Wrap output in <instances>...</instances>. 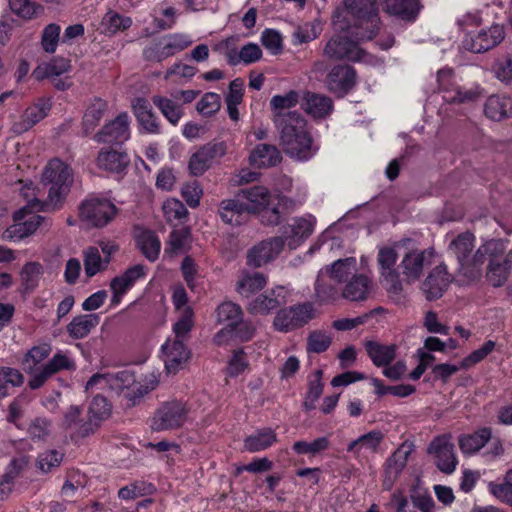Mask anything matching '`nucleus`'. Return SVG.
<instances>
[{
    "label": "nucleus",
    "instance_id": "nucleus-1",
    "mask_svg": "<svg viewBox=\"0 0 512 512\" xmlns=\"http://www.w3.org/2000/svg\"><path fill=\"white\" fill-rule=\"evenodd\" d=\"M345 7L333 16L334 34L323 48L331 60H347L374 65L376 59L359 47V42L375 35L379 17L375 0H345Z\"/></svg>",
    "mask_w": 512,
    "mask_h": 512
},
{
    "label": "nucleus",
    "instance_id": "nucleus-2",
    "mask_svg": "<svg viewBox=\"0 0 512 512\" xmlns=\"http://www.w3.org/2000/svg\"><path fill=\"white\" fill-rule=\"evenodd\" d=\"M159 383V374L149 372L136 377L134 373L123 370L117 373H97L86 384L87 391L109 390L124 397L128 405H135L144 395L154 390Z\"/></svg>",
    "mask_w": 512,
    "mask_h": 512
},
{
    "label": "nucleus",
    "instance_id": "nucleus-3",
    "mask_svg": "<svg viewBox=\"0 0 512 512\" xmlns=\"http://www.w3.org/2000/svg\"><path fill=\"white\" fill-rule=\"evenodd\" d=\"M72 181L73 174L68 164L58 158L50 160L42 173V183L49 187L48 196L45 201H36L35 205L38 209H59Z\"/></svg>",
    "mask_w": 512,
    "mask_h": 512
},
{
    "label": "nucleus",
    "instance_id": "nucleus-4",
    "mask_svg": "<svg viewBox=\"0 0 512 512\" xmlns=\"http://www.w3.org/2000/svg\"><path fill=\"white\" fill-rule=\"evenodd\" d=\"M280 133V141L284 152L297 161H308L318 151L304 118L276 127Z\"/></svg>",
    "mask_w": 512,
    "mask_h": 512
},
{
    "label": "nucleus",
    "instance_id": "nucleus-5",
    "mask_svg": "<svg viewBox=\"0 0 512 512\" xmlns=\"http://www.w3.org/2000/svg\"><path fill=\"white\" fill-rule=\"evenodd\" d=\"M118 208L109 199L89 196L78 208L80 221L87 227L102 228L107 226L117 215Z\"/></svg>",
    "mask_w": 512,
    "mask_h": 512
},
{
    "label": "nucleus",
    "instance_id": "nucleus-6",
    "mask_svg": "<svg viewBox=\"0 0 512 512\" xmlns=\"http://www.w3.org/2000/svg\"><path fill=\"white\" fill-rule=\"evenodd\" d=\"M239 196L244 201L248 213L262 212L263 222L269 225L279 223L280 213L278 208L274 206V199L278 196H273L266 187L254 186L243 189L239 192Z\"/></svg>",
    "mask_w": 512,
    "mask_h": 512
},
{
    "label": "nucleus",
    "instance_id": "nucleus-7",
    "mask_svg": "<svg viewBox=\"0 0 512 512\" xmlns=\"http://www.w3.org/2000/svg\"><path fill=\"white\" fill-rule=\"evenodd\" d=\"M505 246L501 241L491 240L479 247L477 257L488 255L489 264L486 272V278L494 287L502 286L509 275V269L512 267L508 258H503Z\"/></svg>",
    "mask_w": 512,
    "mask_h": 512
},
{
    "label": "nucleus",
    "instance_id": "nucleus-8",
    "mask_svg": "<svg viewBox=\"0 0 512 512\" xmlns=\"http://www.w3.org/2000/svg\"><path fill=\"white\" fill-rule=\"evenodd\" d=\"M189 413L190 409L184 402H165L155 410L150 419V428L155 432L179 429L187 422Z\"/></svg>",
    "mask_w": 512,
    "mask_h": 512
},
{
    "label": "nucleus",
    "instance_id": "nucleus-9",
    "mask_svg": "<svg viewBox=\"0 0 512 512\" xmlns=\"http://www.w3.org/2000/svg\"><path fill=\"white\" fill-rule=\"evenodd\" d=\"M38 210L30 207H22L13 213L14 224L7 227L1 238L5 241H20L34 234L44 222V217L38 214Z\"/></svg>",
    "mask_w": 512,
    "mask_h": 512
},
{
    "label": "nucleus",
    "instance_id": "nucleus-10",
    "mask_svg": "<svg viewBox=\"0 0 512 512\" xmlns=\"http://www.w3.org/2000/svg\"><path fill=\"white\" fill-rule=\"evenodd\" d=\"M317 316V310L310 302L281 309L277 312L273 327L280 332H288L302 327Z\"/></svg>",
    "mask_w": 512,
    "mask_h": 512
},
{
    "label": "nucleus",
    "instance_id": "nucleus-11",
    "mask_svg": "<svg viewBox=\"0 0 512 512\" xmlns=\"http://www.w3.org/2000/svg\"><path fill=\"white\" fill-rule=\"evenodd\" d=\"M440 90L443 92V99L447 103H468L476 100L481 90L478 86L461 88L457 85L453 71L442 69L437 74Z\"/></svg>",
    "mask_w": 512,
    "mask_h": 512
},
{
    "label": "nucleus",
    "instance_id": "nucleus-12",
    "mask_svg": "<svg viewBox=\"0 0 512 512\" xmlns=\"http://www.w3.org/2000/svg\"><path fill=\"white\" fill-rule=\"evenodd\" d=\"M227 153L225 142H211L201 146L191 156L188 162L189 172L193 176H201L212 165Z\"/></svg>",
    "mask_w": 512,
    "mask_h": 512
},
{
    "label": "nucleus",
    "instance_id": "nucleus-13",
    "mask_svg": "<svg viewBox=\"0 0 512 512\" xmlns=\"http://www.w3.org/2000/svg\"><path fill=\"white\" fill-rule=\"evenodd\" d=\"M192 44V39L185 33L167 35L158 44L144 51L146 59L161 62L164 59L184 50Z\"/></svg>",
    "mask_w": 512,
    "mask_h": 512
},
{
    "label": "nucleus",
    "instance_id": "nucleus-14",
    "mask_svg": "<svg viewBox=\"0 0 512 512\" xmlns=\"http://www.w3.org/2000/svg\"><path fill=\"white\" fill-rule=\"evenodd\" d=\"M146 275L147 267L142 264H136L126 269L122 274L114 277L110 282V289L112 291L111 305H119L123 296L131 290L138 281L144 279Z\"/></svg>",
    "mask_w": 512,
    "mask_h": 512
},
{
    "label": "nucleus",
    "instance_id": "nucleus-15",
    "mask_svg": "<svg viewBox=\"0 0 512 512\" xmlns=\"http://www.w3.org/2000/svg\"><path fill=\"white\" fill-rule=\"evenodd\" d=\"M111 405L102 396H95L88 409V419L76 428L75 434L85 438L96 432L101 423L109 418Z\"/></svg>",
    "mask_w": 512,
    "mask_h": 512
},
{
    "label": "nucleus",
    "instance_id": "nucleus-16",
    "mask_svg": "<svg viewBox=\"0 0 512 512\" xmlns=\"http://www.w3.org/2000/svg\"><path fill=\"white\" fill-rule=\"evenodd\" d=\"M428 452L435 458L436 466L444 473H452L457 466L454 445L449 435H441L433 439Z\"/></svg>",
    "mask_w": 512,
    "mask_h": 512
},
{
    "label": "nucleus",
    "instance_id": "nucleus-17",
    "mask_svg": "<svg viewBox=\"0 0 512 512\" xmlns=\"http://www.w3.org/2000/svg\"><path fill=\"white\" fill-rule=\"evenodd\" d=\"M299 102V94L296 91H289L283 95H274L270 100L272 120L275 126L294 121L296 118H303L300 114L290 111Z\"/></svg>",
    "mask_w": 512,
    "mask_h": 512
},
{
    "label": "nucleus",
    "instance_id": "nucleus-18",
    "mask_svg": "<svg viewBox=\"0 0 512 512\" xmlns=\"http://www.w3.org/2000/svg\"><path fill=\"white\" fill-rule=\"evenodd\" d=\"M505 37L500 25H492L488 30H481L476 35L471 32L465 36L463 47L474 53H482L498 45Z\"/></svg>",
    "mask_w": 512,
    "mask_h": 512
},
{
    "label": "nucleus",
    "instance_id": "nucleus-19",
    "mask_svg": "<svg viewBox=\"0 0 512 512\" xmlns=\"http://www.w3.org/2000/svg\"><path fill=\"white\" fill-rule=\"evenodd\" d=\"M286 302L285 288L277 286L253 298L247 305V311L254 315H268Z\"/></svg>",
    "mask_w": 512,
    "mask_h": 512
},
{
    "label": "nucleus",
    "instance_id": "nucleus-20",
    "mask_svg": "<svg viewBox=\"0 0 512 512\" xmlns=\"http://www.w3.org/2000/svg\"><path fill=\"white\" fill-rule=\"evenodd\" d=\"M185 341L168 338L161 346L165 369L170 374L181 370L190 358V351Z\"/></svg>",
    "mask_w": 512,
    "mask_h": 512
},
{
    "label": "nucleus",
    "instance_id": "nucleus-21",
    "mask_svg": "<svg viewBox=\"0 0 512 512\" xmlns=\"http://www.w3.org/2000/svg\"><path fill=\"white\" fill-rule=\"evenodd\" d=\"M283 237H273L252 247L247 254L250 266L261 267L278 257L284 247Z\"/></svg>",
    "mask_w": 512,
    "mask_h": 512
},
{
    "label": "nucleus",
    "instance_id": "nucleus-22",
    "mask_svg": "<svg viewBox=\"0 0 512 512\" xmlns=\"http://www.w3.org/2000/svg\"><path fill=\"white\" fill-rule=\"evenodd\" d=\"M129 124L128 114L121 113L114 120L106 123L95 135V139L103 143H124L130 138Z\"/></svg>",
    "mask_w": 512,
    "mask_h": 512
},
{
    "label": "nucleus",
    "instance_id": "nucleus-23",
    "mask_svg": "<svg viewBox=\"0 0 512 512\" xmlns=\"http://www.w3.org/2000/svg\"><path fill=\"white\" fill-rule=\"evenodd\" d=\"M316 218L311 214L296 217L285 227L283 234L291 249H296L314 231Z\"/></svg>",
    "mask_w": 512,
    "mask_h": 512
},
{
    "label": "nucleus",
    "instance_id": "nucleus-24",
    "mask_svg": "<svg viewBox=\"0 0 512 512\" xmlns=\"http://www.w3.org/2000/svg\"><path fill=\"white\" fill-rule=\"evenodd\" d=\"M432 256L433 251L429 250H414L407 253L400 263L405 280L410 283L419 279Z\"/></svg>",
    "mask_w": 512,
    "mask_h": 512
},
{
    "label": "nucleus",
    "instance_id": "nucleus-25",
    "mask_svg": "<svg viewBox=\"0 0 512 512\" xmlns=\"http://www.w3.org/2000/svg\"><path fill=\"white\" fill-rule=\"evenodd\" d=\"M452 281L445 265L436 266L425 279L422 290L428 300L440 298Z\"/></svg>",
    "mask_w": 512,
    "mask_h": 512
},
{
    "label": "nucleus",
    "instance_id": "nucleus-26",
    "mask_svg": "<svg viewBox=\"0 0 512 512\" xmlns=\"http://www.w3.org/2000/svg\"><path fill=\"white\" fill-rule=\"evenodd\" d=\"M414 451V444L410 441H404L399 448L389 458L387 464V477L383 481V487L389 490L392 487L393 480L405 468L408 458Z\"/></svg>",
    "mask_w": 512,
    "mask_h": 512
},
{
    "label": "nucleus",
    "instance_id": "nucleus-27",
    "mask_svg": "<svg viewBox=\"0 0 512 512\" xmlns=\"http://www.w3.org/2000/svg\"><path fill=\"white\" fill-rule=\"evenodd\" d=\"M355 71L347 65H337L327 75L328 89L333 93L343 94L355 84Z\"/></svg>",
    "mask_w": 512,
    "mask_h": 512
},
{
    "label": "nucleus",
    "instance_id": "nucleus-28",
    "mask_svg": "<svg viewBox=\"0 0 512 512\" xmlns=\"http://www.w3.org/2000/svg\"><path fill=\"white\" fill-rule=\"evenodd\" d=\"M51 108L49 99H40L34 105L28 107L21 116V119L13 124L16 133H23L33 125L44 119Z\"/></svg>",
    "mask_w": 512,
    "mask_h": 512
},
{
    "label": "nucleus",
    "instance_id": "nucleus-29",
    "mask_svg": "<svg viewBox=\"0 0 512 512\" xmlns=\"http://www.w3.org/2000/svg\"><path fill=\"white\" fill-rule=\"evenodd\" d=\"M132 109L139 125L146 133H159L160 126L158 119L152 111L150 102L146 98H135L132 102Z\"/></svg>",
    "mask_w": 512,
    "mask_h": 512
},
{
    "label": "nucleus",
    "instance_id": "nucleus-30",
    "mask_svg": "<svg viewBox=\"0 0 512 512\" xmlns=\"http://www.w3.org/2000/svg\"><path fill=\"white\" fill-rule=\"evenodd\" d=\"M268 283L267 277L260 272L242 271L235 284L237 293L244 298H249L261 291Z\"/></svg>",
    "mask_w": 512,
    "mask_h": 512
},
{
    "label": "nucleus",
    "instance_id": "nucleus-31",
    "mask_svg": "<svg viewBox=\"0 0 512 512\" xmlns=\"http://www.w3.org/2000/svg\"><path fill=\"white\" fill-rule=\"evenodd\" d=\"M218 213L223 222L230 225H240L244 221L245 214H248V210L239 193H237L235 198L221 201Z\"/></svg>",
    "mask_w": 512,
    "mask_h": 512
},
{
    "label": "nucleus",
    "instance_id": "nucleus-32",
    "mask_svg": "<svg viewBox=\"0 0 512 512\" xmlns=\"http://www.w3.org/2000/svg\"><path fill=\"white\" fill-rule=\"evenodd\" d=\"M384 440V434L380 430H372L351 441L347 447L348 452L354 455L376 453Z\"/></svg>",
    "mask_w": 512,
    "mask_h": 512
},
{
    "label": "nucleus",
    "instance_id": "nucleus-33",
    "mask_svg": "<svg viewBox=\"0 0 512 512\" xmlns=\"http://www.w3.org/2000/svg\"><path fill=\"white\" fill-rule=\"evenodd\" d=\"M384 10L406 21H414L420 10L419 0H381Z\"/></svg>",
    "mask_w": 512,
    "mask_h": 512
},
{
    "label": "nucleus",
    "instance_id": "nucleus-34",
    "mask_svg": "<svg viewBox=\"0 0 512 512\" xmlns=\"http://www.w3.org/2000/svg\"><path fill=\"white\" fill-rule=\"evenodd\" d=\"M356 270V259L354 257H348L334 261L331 265L326 266L323 271L330 280L341 284L346 282L350 277L355 276Z\"/></svg>",
    "mask_w": 512,
    "mask_h": 512
},
{
    "label": "nucleus",
    "instance_id": "nucleus-35",
    "mask_svg": "<svg viewBox=\"0 0 512 512\" xmlns=\"http://www.w3.org/2000/svg\"><path fill=\"white\" fill-rule=\"evenodd\" d=\"M302 108L314 118H324L331 113L333 103L327 96L307 92L303 98Z\"/></svg>",
    "mask_w": 512,
    "mask_h": 512
},
{
    "label": "nucleus",
    "instance_id": "nucleus-36",
    "mask_svg": "<svg viewBox=\"0 0 512 512\" xmlns=\"http://www.w3.org/2000/svg\"><path fill=\"white\" fill-rule=\"evenodd\" d=\"M280 161V152L275 146L269 144L257 145L249 155L250 164L259 168L272 167Z\"/></svg>",
    "mask_w": 512,
    "mask_h": 512
},
{
    "label": "nucleus",
    "instance_id": "nucleus-37",
    "mask_svg": "<svg viewBox=\"0 0 512 512\" xmlns=\"http://www.w3.org/2000/svg\"><path fill=\"white\" fill-rule=\"evenodd\" d=\"M336 285L338 284L330 280L321 270L315 285L316 300L321 304L333 303L339 300L342 297V290Z\"/></svg>",
    "mask_w": 512,
    "mask_h": 512
},
{
    "label": "nucleus",
    "instance_id": "nucleus-38",
    "mask_svg": "<svg viewBox=\"0 0 512 512\" xmlns=\"http://www.w3.org/2000/svg\"><path fill=\"white\" fill-rule=\"evenodd\" d=\"M484 113L491 120L501 121L512 113V99L503 95H492L485 102Z\"/></svg>",
    "mask_w": 512,
    "mask_h": 512
},
{
    "label": "nucleus",
    "instance_id": "nucleus-39",
    "mask_svg": "<svg viewBox=\"0 0 512 512\" xmlns=\"http://www.w3.org/2000/svg\"><path fill=\"white\" fill-rule=\"evenodd\" d=\"M371 289V281L364 275L353 276L342 289V298L349 301L366 300Z\"/></svg>",
    "mask_w": 512,
    "mask_h": 512
},
{
    "label": "nucleus",
    "instance_id": "nucleus-40",
    "mask_svg": "<svg viewBox=\"0 0 512 512\" xmlns=\"http://www.w3.org/2000/svg\"><path fill=\"white\" fill-rule=\"evenodd\" d=\"M100 322L98 314H83L74 317L67 325V332L73 339L86 337Z\"/></svg>",
    "mask_w": 512,
    "mask_h": 512
},
{
    "label": "nucleus",
    "instance_id": "nucleus-41",
    "mask_svg": "<svg viewBox=\"0 0 512 512\" xmlns=\"http://www.w3.org/2000/svg\"><path fill=\"white\" fill-rule=\"evenodd\" d=\"M128 164L127 154L117 150H101L97 157V166L109 172H120Z\"/></svg>",
    "mask_w": 512,
    "mask_h": 512
},
{
    "label": "nucleus",
    "instance_id": "nucleus-42",
    "mask_svg": "<svg viewBox=\"0 0 512 512\" xmlns=\"http://www.w3.org/2000/svg\"><path fill=\"white\" fill-rule=\"evenodd\" d=\"M107 109V102L100 98H95L88 105L83 116V129L86 134L92 132L99 125Z\"/></svg>",
    "mask_w": 512,
    "mask_h": 512
},
{
    "label": "nucleus",
    "instance_id": "nucleus-43",
    "mask_svg": "<svg viewBox=\"0 0 512 512\" xmlns=\"http://www.w3.org/2000/svg\"><path fill=\"white\" fill-rule=\"evenodd\" d=\"M491 438V430L482 428L472 434H465L459 438V447L462 453L471 455L478 452Z\"/></svg>",
    "mask_w": 512,
    "mask_h": 512
},
{
    "label": "nucleus",
    "instance_id": "nucleus-44",
    "mask_svg": "<svg viewBox=\"0 0 512 512\" xmlns=\"http://www.w3.org/2000/svg\"><path fill=\"white\" fill-rule=\"evenodd\" d=\"M365 348L374 365L378 367L387 366L396 356L395 345H382L378 342L368 341Z\"/></svg>",
    "mask_w": 512,
    "mask_h": 512
},
{
    "label": "nucleus",
    "instance_id": "nucleus-45",
    "mask_svg": "<svg viewBox=\"0 0 512 512\" xmlns=\"http://www.w3.org/2000/svg\"><path fill=\"white\" fill-rule=\"evenodd\" d=\"M276 441V433L270 428H265L246 437L244 447L249 452H258L271 447Z\"/></svg>",
    "mask_w": 512,
    "mask_h": 512
},
{
    "label": "nucleus",
    "instance_id": "nucleus-46",
    "mask_svg": "<svg viewBox=\"0 0 512 512\" xmlns=\"http://www.w3.org/2000/svg\"><path fill=\"white\" fill-rule=\"evenodd\" d=\"M488 491L497 500L512 507V469L502 480L489 482Z\"/></svg>",
    "mask_w": 512,
    "mask_h": 512
},
{
    "label": "nucleus",
    "instance_id": "nucleus-47",
    "mask_svg": "<svg viewBox=\"0 0 512 512\" xmlns=\"http://www.w3.org/2000/svg\"><path fill=\"white\" fill-rule=\"evenodd\" d=\"M137 245L149 261H155L161 250V242L152 231H142L137 236Z\"/></svg>",
    "mask_w": 512,
    "mask_h": 512
},
{
    "label": "nucleus",
    "instance_id": "nucleus-48",
    "mask_svg": "<svg viewBox=\"0 0 512 512\" xmlns=\"http://www.w3.org/2000/svg\"><path fill=\"white\" fill-rule=\"evenodd\" d=\"M132 25V19L109 10L102 18L101 27L106 35H114L117 32L128 29Z\"/></svg>",
    "mask_w": 512,
    "mask_h": 512
},
{
    "label": "nucleus",
    "instance_id": "nucleus-49",
    "mask_svg": "<svg viewBox=\"0 0 512 512\" xmlns=\"http://www.w3.org/2000/svg\"><path fill=\"white\" fill-rule=\"evenodd\" d=\"M51 352V347L42 344L32 347L24 355L22 366L26 373H34L37 369H41L40 364L45 360Z\"/></svg>",
    "mask_w": 512,
    "mask_h": 512
},
{
    "label": "nucleus",
    "instance_id": "nucleus-50",
    "mask_svg": "<svg viewBox=\"0 0 512 512\" xmlns=\"http://www.w3.org/2000/svg\"><path fill=\"white\" fill-rule=\"evenodd\" d=\"M70 69L69 61L63 58L53 59L49 63L38 65L32 75L36 80L60 76Z\"/></svg>",
    "mask_w": 512,
    "mask_h": 512
},
{
    "label": "nucleus",
    "instance_id": "nucleus-51",
    "mask_svg": "<svg viewBox=\"0 0 512 512\" xmlns=\"http://www.w3.org/2000/svg\"><path fill=\"white\" fill-rule=\"evenodd\" d=\"M484 256L477 257V253L472 260H467L460 264V279L463 284H471L477 282L482 277V265L484 263Z\"/></svg>",
    "mask_w": 512,
    "mask_h": 512
},
{
    "label": "nucleus",
    "instance_id": "nucleus-52",
    "mask_svg": "<svg viewBox=\"0 0 512 512\" xmlns=\"http://www.w3.org/2000/svg\"><path fill=\"white\" fill-rule=\"evenodd\" d=\"M242 308L231 301L223 302L217 308V320L225 323L228 327L234 328L242 320Z\"/></svg>",
    "mask_w": 512,
    "mask_h": 512
},
{
    "label": "nucleus",
    "instance_id": "nucleus-53",
    "mask_svg": "<svg viewBox=\"0 0 512 512\" xmlns=\"http://www.w3.org/2000/svg\"><path fill=\"white\" fill-rule=\"evenodd\" d=\"M474 240L475 238L471 233L465 232L458 235L449 244V250L457 257L459 263L468 260V256L474 248Z\"/></svg>",
    "mask_w": 512,
    "mask_h": 512
},
{
    "label": "nucleus",
    "instance_id": "nucleus-54",
    "mask_svg": "<svg viewBox=\"0 0 512 512\" xmlns=\"http://www.w3.org/2000/svg\"><path fill=\"white\" fill-rule=\"evenodd\" d=\"M84 270L88 277H93L100 271L106 269L109 259H102L98 248L88 247L84 250Z\"/></svg>",
    "mask_w": 512,
    "mask_h": 512
},
{
    "label": "nucleus",
    "instance_id": "nucleus-55",
    "mask_svg": "<svg viewBox=\"0 0 512 512\" xmlns=\"http://www.w3.org/2000/svg\"><path fill=\"white\" fill-rule=\"evenodd\" d=\"M24 377L18 369L0 367V399L9 395L11 388L20 387Z\"/></svg>",
    "mask_w": 512,
    "mask_h": 512
},
{
    "label": "nucleus",
    "instance_id": "nucleus-56",
    "mask_svg": "<svg viewBox=\"0 0 512 512\" xmlns=\"http://www.w3.org/2000/svg\"><path fill=\"white\" fill-rule=\"evenodd\" d=\"M154 105L161 111L163 116L173 125H176L183 115L182 107L169 98L154 96Z\"/></svg>",
    "mask_w": 512,
    "mask_h": 512
},
{
    "label": "nucleus",
    "instance_id": "nucleus-57",
    "mask_svg": "<svg viewBox=\"0 0 512 512\" xmlns=\"http://www.w3.org/2000/svg\"><path fill=\"white\" fill-rule=\"evenodd\" d=\"M194 326V313L191 307H186L173 325V339L186 341Z\"/></svg>",
    "mask_w": 512,
    "mask_h": 512
},
{
    "label": "nucleus",
    "instance_id": "nucleus-58",
    "mask_svg": "<svg viewBox=\"0 0 512 512\" xmlns=\"http://www.w3.org/2000/svg\"><path fill=\"white\" fill-rule=\"evenodd\" d=\"M190 240V232L187 228L174 229L165 248V254H178L183 252Z\"/></svg>",
    "mask_w": 512,
    "mask_h": 512
},
{
    "label": "nucleus",
    "instance_id": "nucleus-59",
    "mask_svg": "<svg viewBox=\"0 0 512 512\" xmlns=\"http://www.w3.org/2000/svg\"><path fill=\"white\" fill-rule=\"evenodd\" d=\"M329 444L327 437H319L311 442L297 441L293 444V450L300 455L314 456L328 449Z\"/></svg>",
    "mask_w": 512,
    "mask_h": 512
},
{
    "label": "nucleus",
    "instance_id": "nucleus-60",
    "mask_svg": "<svg viewBox=\"0 0 512 512\" xmlns=\"http://www.w3.org/2000/svg\"><path fill=\"white\" fill-rule=\"evenodd\" d=\"M331 342V333L323 330H314L307 338V350L309 352L321 353L328 349Z\"/></svg>",
    "mask_w": 512,
    "mask_h": 512
},
{
    "label": "nucleus",
    "instance_id": "nucleus-61",
    "mask_svg": "<svg viewBox=\"0 0 512 512\" xmlns=\"http://www.w3.org/2000/svg\"><path fill=\"white\" fill-rule=\"evenodd\" d=\"M51 376L61 370L75 368V362L69 352H57L45 365H43Z\"/></svg>",
    "mask_w": 512,
    "mask_h": 512
},
{
    "label": "nucleus",
    "instance_id": "nucleus-62",
    "mask_svg": "<svg viewBox=\"0 0 512 512\" xmlns=\"http://www.w3.org/2000/svg\"><path fill=\"white\" fill-rule=\"evenodd\" d=\"M162 210L165 219L169 223H173L174 221H181L182 219L186 218L188 214L184 204L175 198L167 199L162 205Z\"/></svg>",
    "mask_w": 512,
    "mask_h": 512
},
{
    "label": "nucleus",
    "instance_id": "nucleus-63",
    "mask_svg": "<svg viewBox=\"0 0 512 512\" xmlns=\"http://www.w3.org/2000/svg\"><path fill=\"white\" fill-rule=\"evenodd\" d=\"M43 274V267L37 262H29L24 265L21 271V279L26 289L32 290L37 285Z\"/></svg>",
    "mask_w": 512,
    "mask_h": 512
},
{
    "label": "nucleus",
    "instance_id": "nucleus-64",
    "mask_svg": "<svg viewBox=\"0 0 512 512\" xmlns=\"http://www.w3.org/2000/svg\"><path fill=\"white\" fill-rule=\"evenodd\" d=\"M60 31V26L55 23L49 24L44 28L41 37V45L45 52L54 53L56 51L60 38Z\"/></svg>",
    "mask_w": 512,
    "mask_h": 512
}]
</instances>
